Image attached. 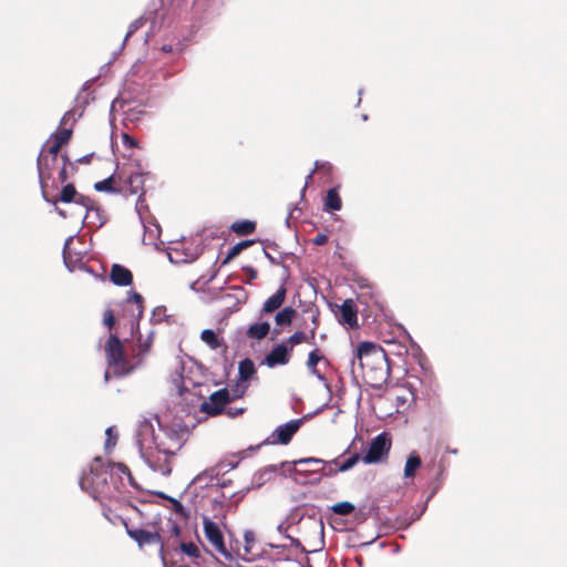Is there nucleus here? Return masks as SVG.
Here are the masks:
<instances>
[{
	"label": "nucleus",
	"instance_id": "obj_5",
	"mask_svg": "<svg viewBox=\"0 0 567 567\" xmlns=\"http://www.w3.org/2000/svg\"><path fill=\"white\" fill-rule=\"evenodd\" d=\"M300 424L301 420H292L286 424L279 425L264 443L259 445H250L247 449L234 452L231 453V457L237 458V461H245L246 458L255 457L256 452L262 445L274 443L287 444L291 440L292 435L298 431Z\"/></svg>",
	"mask_w": 567,
	"mask_h": 567
},
{
	"label": "nucleus",
	"instance_id": "obj_15",
	"mask_svg": "<svg viewBox=\"0 0 567 567\" xmlns=\"http://www.w3.org/2000/svg\"><path fill=\"white\" fill-rule=\"evenodd\" d=\"M292 347H288L285 343L277 344L272 350L265 357L264 364L268 368H275L278 365H285L290 360V352Z\"/></svg>",
	"mask_w": 567,
	"mask_h": 567
},
{
	"label": "nucleus",
	"instance_id": "obj_57",
	"mask_svg": "<svg viewBox=\"0 0 567 567\" xmlns=\"http://www.w3.org/2000/svg\"><path fill=\"white\" fill-rule=\"evenodd\" d=\"M298 461H307V462H310V461H322L321 458H317V457H305V458H299Z\"/></svg>",
	"mask_w": 567,
	"mask_h": 567
},
{
	"label": "nucleus",
	"instance_id": "obj_48",
	"mask_svg": "<svg viewBox=\"0 0 567 567\" xmlns=\"http://www.w3.org/2000/svg\"><path fill=\"white\" fill-rule=\"evenodd\" d=\"M122 140L123 144L127 147H135L137 145V142L127 134H124Z\"/></svg>",
	"mask_w": 567,
	"mask_h": 567
},
{
	"label": "nucleus",
	"instance_id": "obj_18",
	"mask_svg": "<svg viewBox=\"0 0 567 567\" xmlns=\"http://www.w3.org/2000/svg\"><path fill=\"white\" fill-rule=\"evenodd\" d=\"M120 106L122 109L123 113L125 114V120L130 122L138 121L141 115L143 114L142 110H136V106L133 105L132 102L125 100L124 97L116 99L112 103V110Z\"/></svg>",
	"mask_w": 567,
	"mask_h": 567
},
{
	"label": "nucleus",
	"instance_id": "obj_54",
	"mask_svg": "<svg viewBox=\"0 0 567 567\" xmlns=\"http://www.w3.org/2000/svg\"><path fill=\"white\" fill-rule=\"evenodd\" d=\"M355 463H340V466L338 467V470L336 472H347L349 471L350 468H352V466L354 465Z\"/></svg>",
	"mask_w": 567,
	"mask_h": 567
},
{
	"label": "nucleus",
	"instance_id": "obj_39",
	"mask_svg": "<svg viewBox=\"0 0 567 567\" xmlns=\"http://www.w3.org/2000/svg\"><path fill=\"white\" fill-rule=\"evenodd\" d=\"M75 121H76V112L74 110H71L63 115V117L61 120V125L63 127H66L68 125H70L69 127L72 128Z\"/></svg>",
	"mask_w": 567,
	"mask_h": 567
},
{
	"label": "nucleus",
	"instance_id": "obj_53",
	"mask_svg": "<svg viewBox=\"0 0 567 567\" xmlns=\"http://www.w3.org/2000/svg\"><path fill=\"white\" fill-rule=\"evenodd\" d=\"M244 412V409L240 408V409H233V408H229L226 413L227 415L231 416V417H235L239 414H241Z\"/></svg>",
	"mask_w": 567,
	"mask_h": 567
},
{
	"label": "nucleus",
	"instance_id": "obj_7",
	"mask_svg": "<svg viewBox=\"0 0 567 567\" xmlns=\"http://www.w3.org/2000/svg\"><path fill=\"white\" fill-rule=\"evenodd\" d=\"M308 464L309 463L272 464L268 466L267 470L261 475L280 470L282 475L289 476L298 484H317L321 480V474L318 473V470L307 468Z\"/></svg>",
	"mask_w": 567,
	"mask_h": 567
},
{
	"label": "nucleus",
	"instance_id": "obj_36",
	"mask_svg": "<svg viewBox=\"0 0 567 567\" xmlns=\"http://www.w3.org/2000/svg\"><path fill=\"white\" fill-rule=\"evenodd\" d=\"M152 340H153V333H150V336L147 337V339L145 341H142L141 338L138 339V346H137L138 349H137V353H136L137 357H143L148 352L151 344H152Z\"/></svg>",
	"mask_w": 567,
	"mask_h": 567
},
{
	"label": "nucleus",
	"instance_id": "obj_12",
	"mask_svg": "<svg viewBox=\"0 0 567 567\" xmlns=\"http://www.w3.org/2000/svg\"><path fill=\"white\" fill-rule=\"evenodd\" d=\"M256 373L255 363L250 359H245L239 362L238 374L239 379L236 385L231 389L233 398H241L248 388V380Z\"/></svg>",
	"mask_w": 567,
	"mask_h": 567
},
{
	"label": "nucleus",
	"instance_id": "obj_62",
	"mask_svg": "<svg viewBox=\"0 0 567 567\" xmlns=\"http://www.w3.org/2000/svg\"><path fill=\"white\" fill-rule=\"evenodd\" d=\"M163 50H164L165 52H171V51H172V48H171L169 45H165V47H163Z\"/></svg>",
	"mask_w": 567,
	"mask_h": 567
},
{
	"label": "nucleus",
	"instance_id": "obj_35",
	"mask_svg": "<svg viewBox=\"0 0 567 567\" xmlns=\"http://www.w3.org/2000/svg\"><path fill=\"white\" fill-rule=\"evenodd\" d=\"M146 22V18L144 17H141L136 20H134L130 25H128V30H127V33L124 38V41H123V44L126 42V40L132 35L134 34L138 29H141L144 23Z\"/></svg>",
	"mask_w": 567,
	"mask_h": 567
},
{
	"label": "nucleus",
	"instance_id": "obj_1",
	"mask_svg": "<svg viewBox=\"0 0 567 567\" xmlns=\"http://www.w3.org/2000/svg\"><path fill=\"white\" fill-rule=\"evenodd\" d=\"M184 434L185 431H182L181 434L174 432L172 436H168V444L166 445L164 442H157L158 437L155 434L153 423L144 420L140 423L136 433V443L140 449L141 457L144 461H150V458L154 457L153 450L165 455H174L183 445Z\"/></svg>",
	"mask_w": 567,
	"mask_h": 567
},
{
	"label": "nucleus",
	"instance_id": "obj_9",
	"mask_svg": "<svg viewBox=\"0 0 567 567\" xmlns=\"http://www.w3.org/2000/svg\"><path fill=\"white\" fill-rule=\"evenodd\" d=\"M61 165V156L59 153H50L42 151L38 157V172L42 192L45 190L47 179L51 178L56 168Z\"/></svg>",
	"mask_w": 567,
	"mask_h": 567
},
{
	"label": "nucleus",
	"instance_id": "obj_10",
	"mask_svg": "<svg viewBox=\"0 0 567 567\" xmlns=\"http://www.w3.org/2000/svg\"><path fill=\"white\" fill-rule=\"evenodd\" d=\"M204 533L207 540L214 547V549L224 556L226 559L231 560L233 556L230 551L226 548L223 533L217 523L213 522L208 517H204L203 519Z\"/></svg>",
	"mask_w": 567,
	"mask_h": 567
},
{
	"label": "nucleus",
	"instance_id": "obj_6",
	"mask_svg": "<svg viewBox=\"0 0 567 567\" xmlns=\"http://www.w3.org/2000/svg\"><path fill=\"white\" fill-rule=\"evenodd\" d=\"M50 199H56L58 203L71 204L78 208L76 217L79 219H85L92 217V215H99V207L95 205L94 199L89 196L82 195L76 192L72 184H66L62 187L59 197H49Z\"/></svg>",
	"mask_w": 567,
	"mask_h": 567
},
{
	"label": "nucleus",
	"instance_id": "obj_52",
	"mask_svg": "<svg viewBox=\"0 0 567 567\" xmlns=\"http://www.w3.org/2000/svg\"><path fill=\"white\" fill-rule=\"evenodd\" d=\"M319 167H320V166H319V163H318V162H316V167H315V168H313V169L308 174V176L306 177V184H305V186H303L302 192H305V190H306L307 185L311 182L312 176H313V174H315L316 169H318Z\"/></svg>",
	"mask_w": 567,
	"mask_h": 567
},
{
	"label": "nucleus",
	"instance_id": "obj_2",
	"mask_svg": "<svg viewBox=\"0 0 567 567\" xmlns=\"http://www.w3.org/2000/svg\"><path fill=\"white\" fill-rule=\"evenodd\" d=\"M358 360L359 367L364 370L369 369L373 373L375 381H384L388 379L390 369L385 351L371 342H363L357 349L355 355L351 360L352 369Z\"/></svg>",
	"mask_w": 567,
	"mask_h": 567
},
{
	"label": "nucleus",
	"instance_id": "obj_21",
	"mask_svg": "<svg viewBox=\"0 0 567 567\" xmlns=\"http://www.w3.org/2000/svg\"><path fill=\"white\" fill-rule=\"evenodd\" d=\"M322 360V355L319 354L318 349L312 350L308 354L307 360V368L309 369L310 373L315 375L320 382L324 384V386L330 390V385L327 382V379L323 377V374L317 369V364Z\"/></svg>",
	"mask_w": 567,
	"mask_h": 567
},
{
	"label": "nucleus",
	"instance_id": "obj_4",
	"mask_svg": "<svg viewBox=\"0 0 567 567\" xmlns=\"http://www.w3.org/2000/svg\"><path fill=\"white\" fill-rule=\"evenodd\" d=\"M114 467L122 472L126 470L125 463H90L89 471L84 470L80 480L82 488L105 493L109 489V482L113 477Z\"/></svg>",
	"mask_w": 567,
	"mask_h": 567
},
{
	"label": "nucleus",
	"instance_id": "obj_58",
	"mask_svg": "<svg viewBox=\"0 0 567 567\" xmlns=\"http://www.w3.org/2000/svg\"><path fill=\"white\" fill-rule=\"evenodd\" d=\"M245 539H246V542H247V543H249L250 540H252V539H254V537H252V533H250V532H249V533H246V535H245Z\"/></svg>",
	"mask_w": 567,
	"mask_h": 567
},
{
	"label": "nucleus",
	"instance_id": "obj_41",
	"mask_svg": "<svg viewBox=\"0 0 567 567\" xmlns=\"http://www.w3.org/2000/svg\"><path fill=\"white\" fill-rule=\"evenodd\" d=\"M153 471H159L163 475H169L172 468L169 467V463H148Z\"/></svg>",
	"mask_w": 567,
	"mask_h": 567
},
{
	"label": "nucleus",
	"instance_id": "obj_64",
	"mask_svg": "<svg viewBox=\"0 0 567 567\" xmlns=\"http://www.w3.org/2000/svg\"><path fill=\"white\" fill-rule=\"evenodd\" d=\"M64 262L65 265L69 267V260H68V257H66V254L64 252Z\"/></svg>",
	"mask_w": 567,
	"mask_h": 567
},
{
	"label": "nucleus",
	"instance_id": "obj_63",
	"mask_svg": "<svg viewBox=\"0 0 567 567\" xmlns=\"http://www.w3.org/2000/svg\"><path fill=\"white\" fill-rule=\"evenodd\" d=\"M228 465L230 466V468H234L238 465V462H235V463H228Z\"/></svg>",
	"mask_w": 567,
	"mask_h": 567
},
{
	"label": "nucleus",
	"instance_id": "obj_51",
	"mask_svg": "<svg viewBox=\"0 0 567 567\" xmlns=\"http://www.w3.org/2000/svg\"><path fill=\"white\" fill-rule=\"evenodd\" d=\"M143 193L140 195L137 203H136V210L140 217L142 218V209L145 207L144 199L142 198Z\"/></svg>",
	"mask_w": 567,
	"mask_h": 567
},
{
	"label": "nucleus",
	"instance_id": "obj_37",
	"mask_svg": "<svg viewBox=\"0 0 567 567\" xmlns=\"http://www.w3.org/2000/svg\"><path fill=\"white\" fill-rule=\"evenodd\" d=\"M69 163V158L66 155H61V165L56 168V173L61 183H64L68 178L66 175V164Z\"/></svg>",
	"mask_w": 567,
	"mask_h": 567
},
{
	"label": "nucleus",
	"instance_id": "obj_44",
	"mask_svg": "<svg viewBox=\"0 0 567 567\" xmlns=\"http://www.w3.org/2000/svg\"><path fill=\"white\" fill-rule=\"evenodd\" d=\"M421 464L422 463H405L404 475L406 477L413 476Z\"/></svg>",
	"mask_w": 567,
	"mask_h": 567
},
{
	"label": "nucleus",
	"instance_id": "obj_23",
	"mask_svg": "<svg viewBox=\"0 0 567 567\" xmlns=\"http://www.w3.org/2000/svg\"><path fill=\"white\" fill-rule=\"evenodd\" d=\"M285 297L286 288L280 286L279 289L265 301L262 311L266 313L274 312L284 303Z\"/></svg>",
	"mask_w": 567,
	"mask_h": 567
},
{
	"label": "nucleus",
	"instance_id": "obj_50",
	"mask_svg": "<svg viewBox=\"0 0 567 567\" xmlns=\"http://www.w3.org/2000/svg\"><path fill=\"white\" fill-rule=\"evenodd\" d=\"M327 240H328V237H327L326 235H323V234H319V235H317V236L315 237V239H313V244H316V245H319V246H320V245L326 244V243H327Z\"/></svg>",
	"mask_w": 567,
	"mask_h": 567
},
{
	"label": "nucleus",
	"instance_id": "obj_17",
	"mask_svg": "<svg viewBox=\"0 0 567 567\" xmlns=\"http://www.w3.org/2000/svg\"><path fill=\"white\" fill-rule=\"evenodd\" d=\"M111 281L121 287L130 286L133 281V275L126 267L114 264L110 274Z\"/></svg>",
	"mask_w": 567,
	"mask_h": 567
},
{
	"label": "nucleus",
	"instance_id": "obj_34",
	"mask_svg": "<svg viewBox=\"0 0 567 567\" xmlns=\"http://www.w3.org/2000/svg\"><path fill=\"white\" fill-rule=\"evenodd\" d=\"M251 243H252L251 240H245V241H240V243H238V244L234 245V246L229 249V251H228V254H227V256H226L225 260L223 261V264H224V265H225V264H227L229 260H231L234 257H236V256H237V255H238L243 249H245V248H247L249 245H251Z\"/></svg>",
	"mask_w": 567,
	"mask_h": 567
},
{
	"label": "nucleus",
	"instance_id": "obj_24",
	"mask_svg": "<svg viewBox=\"0 0 567 567\" xmlns=\"http://www.w3.org/2000/svg\"><path fill=\"white\" fill-rule=\"evenodd\" d=\"M43 199L49 203V204H52L54 206V210L62 217V218H72V219H75L78 221H81V223H84L83 219H79L76 217V213H78V208L72 205V207H70V209H64V208H61L58 206V200L56 199H50L49 198V195L47 193V190H43Z\"/></svg>",
	"mask_w": 567,
	"mask_h": 567
},
{
	"label": "nucleus",
	"instance_id": "obj_40",
	"mask_svg": "<svg viewBox=\"0 0 567 567\" xmlns=\"http://www.w3.org/2000/svg\"><path fill=\"white\" fill-rule=\"evenodd\" d=\"M308 340V337L305 332L302 331H296L293 334H291L288 339V342L291 343L290 347H293L295 344H299L303 341H307Z\"/></svg>",
	"mask_w": 567,
	"mask_h": 567
},
{
	"label": "nucleus",
	"instance_id": "obj_60",
	"mask_svg": "<svg viewBox=\"0 0 567 567\" xmlns=\"http://www.w3.org/2000/svg\"><path fill=\"white\" fill-rule=\"evenodd\" d=\"M396 401H398L399 403H402V404H403V403H405V401H406V400H405V399H403V398H401V396H398V398H396Z\"/></svg>",
	"mask_w": 567,
	"mask_h": 567
},
{
	"label": "nucleus",
	"instance_id": "obj_33",
	"mask_svg": "<svg viewBox=\"0 0 567 567\" xmlns=\"http://www.w3.org/2000/svg\"><path fill=\"white\" fill-rule=\"evenodd\" d=\"M179 544H183V540L179 537L169 536L166 542H164V556H161L163 560L166 559V556L173 550L176 551L179 549Z\"/></svg>",
	"mask_w": 567,
	"mask_h": 567
},
{
	"label": "nucleus",
	"instance_id": "obj_22",
	"mask_svg": "<svg viewBox=\"0 0 567 567\" xmlns=\"http://www.w3.org/2000/svg\"><path fill=\"white\" fill-rule=\"evenodd\" d=\"M341 320L343 323L354 327L357 326V310L354 302L351 299H347L340 307Z\"/></svg>",
	"mask_w": 567,
	"mask_h": 567
},
{
	"label": "nucleus",
	"instance_id": "obj_3",
	"mask_svg": "<svg viewBox=\"0 0 567 567\" xmlns=\"http://www.w3.org/2000/svg\"><path fill=\"white\" fill-rule=\"evenodd\" d=\"M105 355L107 368L104 373L105 382L111 377L122 378L130 374L137 364H132L124 354V348L120 339L111 334L105 344Z\"/></svg>",
	"mask_w": 567,
	"mask_h": 567
},
{
	"label": "nucleus",
	"instance_id": "obj_19",
	"mask_svg": "<svg viewBox=\"0 0 567 567\" xmlns=\"http://www.w3.org/2000/svg\"><path fill=\"white\" fill-rule=\"evenodd\" d=\"M123 171H117L114 175L109 176L107 178L96 182L94 184V189L97 192H106V193H122L123 188L115 187L114 184L122 181Z\"/></svg>",
	"mask_w": 567,
	"mask_h": 567
},
{
	"label": "nucleus",
	"instance_id": "obj_59",
	"mask_svg": "<svg viewBox=\"0 0 567 567\" xmlns=\"http://www.w3.org/2000/svg\"><path fill=\"white\" fill-rule=\"evenodd\" d=\"M312 321H313V323H315V327H313V329L311 330V339H313V338H315V331H316V328H317V319H316V317H313V320H312Z\"/></svg>",
	"mask_w": 567,
	"mask_h": 567
},
{
	"label": "nucleus",
	"instance_id": "obj_29",
	"mask_svg": "<svg viewBox=\"0 0 567 567\" xmlns=\"http://www.w3.org/2000/svg\"><path fill=\"white\" fill-rule=\"evenodd\" d=\"M295 313H296V311L291 307L284 308L281 311H279L276 315V317H275L276 323L278 326L290 324Z\"/></svg>",
	"mask_w": 567,
	"mask_h": 567
},
{
	"label": "nucleus",
	"instance_id": "obj_16",
	"mask_svg": "<svg viewBox=\"0 0 567 567\" xmlns=\"http://www.w3.org/2000/svg\"><path fill=\"white\" fill-rule=\"evenodd\" d=\"M122 171H123V178H122V181H120L121 183H123L121 188H123L124 190H122V193L135 195V194H138L140 192H142L144 182H145L144 175L141 173L127 174L124 169H122Z\"/></svg>",
	"mask_w": 567,
	"mask_h": 567
},
{
	"label": "nucleus",
	"instance_id": "obj_49",
	"mask_svg": "<svg viewBox=\"0 0 567 567\" xmlns=\"http://www.w3.org/2000/svg\"><path fill=\"white\" fill-rule=\"evenodd\" d=\"M171 536H173V537L181 536V527L176 523L171 524Z\"/></svg>",
	"mask_w": 567,
	"mask_h": 567
},
{
	"label": "nucleus",
	"instance_id": "obj_38",
	"mask_svg": "<svg viewBox=\"0 0 567 567\" xmlns=\"http://www.w3.org/2000/svg\"><path fill=\"white\" fill-rule=\"evenodd\" d=\"M127 301L137 305V318H141L143 315V297L140 293L132 291L127 298Z\"/></svg>",
	"mask_w": 567,
	"mask_h": 567
},
{
	"label": "nucleus",
	"instance_id": "obj_30",
	"mask_svg": "<svg viewBox=\"0 0 567 567\" xmlns=\"http://www.w3.org/2000/svg\"><path fill=\"white\" fill-rule=\"evenodd\" d=\"M105 435H106V439H105V443H104V449L106 452H111L116 443H117V439H118V433L115 429V426H109L106 430H105Z\"/></svg>",
	"mask_w": 567,
	"mask_h": 567
},
{
	"label": "nucleus",
	"instance_id": "obj_26",
	"mask_svg": "<svg viewBox=\"0 0 567 567\" xmlns=\"http://www.w3.org/2000/svg\"><path fill=\"white\" fill-rule=\"evenodd\" d=\"M342 208V200L339 196L337 188H330L327 192L324 198V209L326 210H340Z\"/></svg>",
	"mask_w": 567,
	"mask_h": 567
},
{
	"label": "nucleus",
	"instance_id": "obj_55",
	"mask_svg": "<svg viewBox=\"0 0 567 567\" xmlns=\"http://www.w3.org/2000/svg\"><path fill=\"white\" fill-rule=\"evenodd\" d=\"M405 461L412 462V461H421V456L416 452H411Z\"/></svg>",
	"mask_w": 567,
	"mask_h": 567
},
{
	"label": "nucleus",
	"instance_id": "obj_25",
	"mask_svg": "<svg viewBox=\"0 0 567 567\" xmlns=\"http://www.w3.org/2000/svg\"><path fill=\"white\" fill-rule=\"evenodd\" d=\"M270 330V324L267 321H259L252 323L248 330L247 336L251 339L260 340L265 338Z\"/></svg>",
	"mask_w": 567,
	"mask_h": 567
},
{
	"label": "nucleus",
	"instance_id": "obj_14",
	"mask_svg": "<svg viewBox=\"0 0 567 567\" xmlns=\"http://www.w3.org/2000/svg\"><path fill=\"white\" fill-rule=\"evenodd\" d=\"M187 363H190V361L188 360L186 362L183 359H178L176 362L175 371L171 375V381L179 395H183L185 392L189 391V386L196 385L195 381L184 374Z\"/></svg>",
	"mask_w": 567,
	"mask_h": 567
},
{
	"label": "nucleus",
	"instance_id": "obj_56",
	"mask_svg": "<svg viewBox=\"0 0 567 567\" xmlns=\"http://www.w3.org/2000/svg\"><path fill=\"white\" fill-rule=\"evenodd\" d=\"M246 270L249 274L251 280L257 278V271L254 268L248 267Z\"/></svg>",
	"mask_w": 567,
	"mask_h": 567
},
{
	"label": "nucleus",
	"instance_id": "obj_31",
	"mask_svg": "<svg viewBox=\"0 0 567 567\" xmlns=\"http://www.w3.org/2000/svg\"><path fill=\"white\" fill-rule=\"evenodd\" d=\"M179 550L188 557L193 558L194 561L200 557L199 548L192 542H183V544H179Z\"/></svg>",
	"mask_w": 567,
	"mask_h": 567
},
{
	"label": "nucleus",
	"instance_id": "obj_43",
	"mask_svg": "<svg viewBox=\"0 0 567 567\" xmlns=\"http://www.w3.org/2000/svg\"><path fill=\"white\" fill-rule=\"evenodd\" d=\"M168 499L172 502L173 511L176 514H179L183 517H187V512L185 511V507L183 506V504L181 502H178L174 498H168Z\"/></svg>",
	"mask_w": 567,
	"mask_h": 567
},
{
	"label": "nucleus",
	"instance_id": "obj_47",
	"mask_svg": "<svg viewBox=\"0 0 567 567\" xmlns=\"http://www.w3.org/2000/svg\"><path fill=\"white\" fill-rule=\"evenodd\" d=\"M166 309L164 307H157L153 310L152 319L155 321H162L165 316Z\"/></svg>",
	"mask_w": 567,
	"mask_h": 567
},
{
	"label": "nucleus",
	"instance_id": "obj_45",
	"mask_svg": "<svg viewBox=\"0 0 567 567\" xmlns=\"http://www.w3.org/2000/svg\"><path fill=\"white\" fill-rule=\"evenodd\" d=\"M104 324L109 328H112L115 323V318L113 316V312L111 310H106L103 316Z\"/></svg>",
	"mask_w": 567,
	"mask_h": 567
},
{
	"label": "nucleus",
	"instance_id": "obj_46",
	"mask_svg": "<svg viewBox=\"0 0 567 567\" xmlns=\"http://www.w3.org/2000/svg\"><path fill=\"white\" fill-rule=\"evenodd\" d=\"M84 223L86 224H92V225H97V226H102L103 225V219L101 217V212L99 210V215H92V217L90 218H85L84 219Z\"/></svg>",
	"mask_w": 567,
	"mask_h": 567
},
{
	"label": "nucleus",
	"instance_id": "obj_8",
	"mask_svg": "<svg viewBox=\"0 0 567 567\" xmlns=\"http://www.w3.org/2000/svg\"><path fill=\"white\" fill-rule=\"evenodd\" d=\"M391 449V439L383 432L370 443L367 454L361 457L358 452L350 453L342 461H382L386 458Z\"/></svg>",
	"mask_w": 567,
	"mask_h": 567
},
{
	"label": "nucleus",
	"instance_id": "obj_11",
	"mask_svg": "<svg viewBox=\"0 0 567 567\" xmlns=\"http://www.w3.org/2000/svg\"><path fill=\"white\" fill-rule=\"evenodd\" d=\"M127 535L134 539L140 547L156 544L159 546V555L164 556V539L158 532H150L142 528L133 527L124 523Z\"/></svg>",
	"mask_w": 567,
	"mask_h": 567
},
{
	"label": "nucleus",
	"instance_id": "obj_32",
	"mask_svg": "<svg viewBox=\"0 0 567 567\" xmlns=\"http://www.w3.org/2000/svg\"><path fill=\"white\" fill-rule=\"evenodd\" d=\"M331 509L337 515L347 516L354 512V505L350 502H340L334 504Z\"/></svg>",
	"mask_w": 567,
	"mask_h": 567
},
{
	"label": "nucleus",
	"instance_id": "obj_27",
	"mask_svg": "<svg viewBox=\"0 0 567 567\" xmlns=\"http://www.w3.org/2000/svg\"><path fill=\"white\" fill-rule=\"evenodd\" d=\"M200 339L205 342L212 350H216L220 347V341L216 334V332L212 329H205L200 333Z\"/></svg>",
	"mask_w": 567,
	"mask_h": 567
},
{
	"label": "nucleus",
	"instance_id": "obj_28",
	"mask_svg": "<svg viewBox=\"0 0 567 567\" xmlns=\"http://www.w3.org/2000/svg\"><path fill=\"white\" fill-rule=\"evenodd\" d=\"M230 228L236 234L245 236L251 234L255 230V224L249 220H240L234 223Z\"/></svg>",
	"mask_w": 567,
	"mask_h": 567
},
{
	"label": "nucleus",
	"instance_id": "obj_42",
	"mask_svg": "<svg viewBox=\"0 0 567 567\" xmlns=\"http://www.w3.org/2000/svg\"><path fill=\"white\" fill-rule=\"evenodd\" d=\"M214 472L215 468H210L209 471H205L200 474H198L195 478L196 482H205L206 484H209L214 480Z\"/></svg>",
	"mask_w": 567,
	"mask_h": 567
},
{
	"label": "nucleus",
	"instance_id": "obj_13",
	"mask_svg": "<svg viewBox=\"0 0 567 567\" xmlns=\"http://www.w3.org/2000/svg\"><path fill=\"white\" fill-rule=\"evenodd\" d=\"M233 394L230 395V391L227 389H221L213 394H210L208 401H205L202 404V410L209 415L219 414L224 406L230 401L234 400Z\"/></svg>",
	"mask_w": 567,
	"mask_h": 567
},
{
	"label": "nucleus",
	"instance_id": "obj_61",
	"mask_svg": "<svg viewBox=\"0 0 567 567\" xmlns=\"http://www.w3.org/2000/svg\"><path fill=\"white\" fill-rule=\"evenodd\" d=\"M264 252H265L266 257H267L271 262H274V258H272V257H271V256H270L266 250H264Z\"/></svg>",
	"mask_w": 567,
	"mask_h": 567
},
{
	"label": "nucleus",
	"instance_id": "obj_20",
	"mask_svg": "<svg viewBox=\"0 0 567 567\" xmlns=\"http://www.w3.org/2000/svg\"><path fill=\"white\" fill-rule=\"evenodd\" d=\"M71 134V127H63L58 133L53 134L48 141V148H50V153H60L62 145L70 140Z\"/></svg>",
	"mask_w": 567,
	"mask_h": 567
}]
</instances>
